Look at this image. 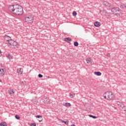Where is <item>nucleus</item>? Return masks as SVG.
Returning <instances> with one entry per match:
<instances>
[{
    "mask_svg": "<svg viewBox=\"0 0 126 126\" xmlns=\"http://www.w3.org/2000/svg\"><path fill=\"white\" fill-rule=\"evenodd\" d=\"M8 10L16 15H22L23 14V8L18 4L10 5L8 6Z\"/></svg>",
    "mask_w": 126,
    "mask_h": 126,
    "instance_id": "f257e3e1",
    "label": "nucleus"
},
{
    "mask_svg": "<svg viewBox=\"0 0 126 126\" xmlns=\"http://www.w3.org/2000/svg\"><path fill=\"white\" fill-rule=\"evenodd\" d=\"M103 97L106 101H113L115 99V94L112 92H106L103 94Z\"/></svg>",
    "mask_w": 126,
    "mask_h": 126,
    "instance_id": "f03ea898",
    "label": "nucleus"
},
{
    "mask_svg": "<svg viewBox=\"0 0 126 126\" xmlns=\"http://www.w3.org/2000/svg\"><path fill=\"white\" fill-rule=\"evenodd\" d=\"M25 22L27 24H32L34 22V17L33 15H30L26 17Z\"/></svg>",
    "mask_w": 126,
    "mask_h": 126,
    "instance_id": "7ed1b4c3",
    "label": "nucleus"
},
{
    "mask_svg": "<svg viewBox=\"0 0 126 126\" xmlns=\"http://www.w3.org/2000/svg\"><path fill=\"white\" fill-rule=\"evenodd\" d=\"M113 14L114 15H117V16H120V9L118 7L113 8L111 10Z\"/></svg>",
    "mask_w": 126,
    "mask_h": 126,
    "instance_id": "20e7f679",
    "label": "nucleus"
},
{
    "mask_svg": "<svg viewBox=\"0 0 126 126\" xmlns=\"http://www.w3.org/2000/svg\"><path fill=\"white\" fill-rule=\"evenodd\" d=\"M7 45L9 47H15L16 46H17V42L12 39H11L7 42Z\"/></svg>",
    "mask_w": 126,
    "mask_h": 126,
    "instance_id": "39448f33",
    "label": "nucleus"
},
{
    "mask_svg": "<svg viewBox=\"0 0 126 126\" xmlns=\"http://www.w3.org/2000/svg\"><path fill=\"white\" fill-rule=\"evenodd\" d=\"M86 61L88 64H92V63H93V59H92V58L89 57L86 59Z\"/></svg>",
    "mask_w": 126,
    "mask_h": 126,
    "instance_id": "423d86ee",
    "label": "nucleus"
},
{
    "mask_svg": "<svg viewBox=\"0 0 126 126\" xmlns=\"http://www.w3.org/2000/svg\"><path fill=\"white\" fill-rule=\"evenodd\" d=\"M17 73L19 75L23 74V68H19L17 69Z\"/></svg>",
    "mask_w": 126,
    "mask_h": 126,
    "instance_id": "0eeeda50",
    "label": "nucleus"
},
{
    "mask_svg": "<svg viewBox=\"0 0 126 126\" xmlns=\"http://www.w3.org/2000/svg\"><path fill=\"white\" fill-rule=\"evenodd\" d=\"M8 93L9 95H13V94L15 93V91H14V90L13 89H9L8 91Z\"/></svg>",
    "mask_w": 126,
    "mask_h": 126,
    "instance_id": "6e6552de",
    "label": "nucleus"
},
{
    "mask_svg": "<svg viewBox=\"0 0 126 126\" xmlns=\"http://www.w3.org/2000/svg\"><path fill=\"white\" fill-rule=\"evenodd\" d=\"M4 39L5 41H6L7 42V43H8V42H9V41H10L11 40V37L7 36V35H6L4 36Z\"/></svg>",
    "mask_w": 126,
    "mask_h": 126,
    "instance_id": "1a4fd4ad",
    "label": "nucleus"
},
{
    "mask_svg": "<svg viewBox=\"0 0 126 126\" xmlns=\"http://www.w3.org/2000/svg\"><path fill=\"white\" fill-rule=\"evenodd\" d=\"M36 118L37 119H39V120H38V121L39 122V123H41V122H43V117L41 115H37L36 116Z\"/></svg>",
    "mask_w": 126,
    "mask_h": 126,
    "instance_id": "9d476101",
    "label": "nucleus"
},
{
    "mask_svg": "<svg viewBox=\"0 0 126 126\" xmlns=\"http://www.w3.org/2000/svg\"><path fill=\"white\" fill-rule=\"evenodd\" d=\"M0 76H3L4 75V70L2 68H0Z\"/></svg>",
    "mask_w": 126,
    "mask_h": 126,
    "instance_id": "9b49d317",
    "label": "nucleus"
},
{
    "mask_svg": "<svg viewBox=\"0 0 126 126\" xmlns=\"http://www.w3.org/2000/svg\"><path fill=\"white\" fill-rule=\"evenodd\" d=\"M95 27H100L101 26V23L99 22H95L94 23Z\"/></svg>",
    "mask_w": 126,
    "mask_h": 126,
    "instance_id": "f8f14e48",
    "label": "nucleus"
},
{
    "mask_svg": "<svg viewBox=\"0 0 126 126\" xmlns=\"http://www.w3.org/2000/svg\"><path fill=\"white\" fill-rule=\"evenodd\" d=\"M94 75H96V76H101L102 75V73L100 71H95L94 72Z\"/></svg>",
    "mask_w": 126,
    "mask_h": 126,
    "instance_id": "ddd939ff",
    "label": "nucleus"
},
{
    "mask_svg": "<svg viewBox=\"0 0 126 126\" xmlns=\"http://www.w3.org/2000/svg\"><path fill=\"white\" fill-rule=\"evenodd\" d=\"M43 102L45 104H48V103H50V99L49 97H46L44 99Z\"/></svg>",
    "mask_w": 126,
    "mask_h": 126,
    "instance_id": "4468645a",
    "label": "nucleus"
},
{
    "mask_svg": "<svg viewBox=\"0 0 126 126\" xmlns=\"http://www.w3.org/2000/svg\"><path fill=\"white\" fill-rule=\"evenodd\" d=\"M64 41L67 42V43H70V42H71V38L69 37H66L64 38Z\"/></svg>",
    "mask_w": 126,
    "mask_h": 126,
    "instance_id": "2eb2a0df",
    "label": "nucleus"
},
{
    "mask_svg": "<svg viewBox=\"0 0 126 126\" xmlns=\"http://www.w3.org/2000/svg\"><path fill=\"white\" fill-rule=\"evenodd\" d=\"M116 104L117 106H119L120 107H121V108L124 107V104L123 103L120 102L119 101H117L116 102Z\"/></svg>",
    "mask_w": 126,
    "mask_h": 126,
    "instance_id": "dca6fc26",
    "label": "nucleus"
},
{
    "mask_svg": "<svg viewBox=\"0 0 126 126\" xmlns=\"http://www.w3.org/2000/svg\"><path fill=\"white\" fill-rule=\"evenodd\" d=\"M104 5H106V6H108V7H110L111 6V4L110 3L105 1L103 2Z\"/></svg>",
    "mask_w": 126,
    "mask_h": 126,
    "instance_id": "f3484780",
    "label": "nucleus"
},
{
    "mask_svg": "<svg viewBox=\"0 0 126 126\" xmlns=\"http://www.w3.org/2000/svg\"><path fill=\"white\" fill-rule=\"evenodd\" d=\"M59 121H60V122H61L62 123H64L65 125H68V123H69L68 120H67V121H64L62 119H59Z\"/></svg>",
    "mask_w": 126,
    "mask_h": 126,
    "instance_id": "a211bd4d",
    "label": "nucleus"
},
{
    "mask_svg": "<svg viewBox=\"0 0 126 126\" xmlns=\"http://www.w3.org/2000/svg\"><path fill=\"white\" fill-rule=\"evenodd\" d=\"M6 58H7L9 60H12V59H13V57L11 54H7L6 55Z\"/></svg>",
    "mask_w": 126,
    "mask_h": 126,
    "instance_id": "6ab92c4d",
    "label": "nucleus"
},
{
    "mask_svg": "<svg viewBox=\"0 0 126 126\" xmlns=\"http://www.w3.org/2000/svg\"><path fill=\"white\" fill-rule=\"evenodd\" d=\"M69 97L72 98H74V97H75V94L72 93H70L69 94Z\"/></svg>",
    "mask_w": 126,
    "mask_h": 126,
    "instance_id": "aec40b11",
    "label": "nucleus"
},
{
    "mask_svg": "<svg viewBox=\"0 0 126 126\" xmlns=\"http://www.w3.org/2000/svg\"><path fill=\"white\" fill-rule=\"evenodd\" d=\"M0 126H7V123L5 122H1L0 123Z\"/></svg>",
    "mask_w": 126,
    "mask_h": 126,
    "instance_id": "412c9836",
    "label": "nucleus"
},
{
    "mask_svg": "<svg viewBox=\"0 0 126 126\" xmlns=\"http://www.w3.org/2000/svg\"><path fill=\"white\" fill-rule=\"evenodd\" d=\"M121 8H122V9H126V5L125 4H122L120 6Z\"/></svg>",
    "mask_w": 126,
    "mask_h": 126,
    "instance_id": "4be33fe9",
    "label": "nucleus"
},
{
    "mask_svg": "<svg viewBox=\"0 0 126 126\" xmlns=\"http://www.w3.org/2000/svg\"><path fill=\"white\" fill-rule=\"evenodd\" d=\"M64 106H65V107H70L71 104L70 103H65Z\"/></svg>",
    "mask_w": 126,
    "mask_h": 126,
    "instance_id": "5701e85b",
    "label": "nucleus"
},
{
    "mask_svg": "<svg viewBox=\"0 0 126 126\" xmlns=\"http://www.w3.org/2000/svg\"><path fill=\"white\" fill-rule=\"evenodd\" d=\"M89 117H90V118H93V119H97V116H94L92 115H89Z\"/></svg>",
    "mask_w": 126,
    "mask_h": 126,
    "instance_id": "b1692460",
    "label": "nucleus"
},
{
    "mask_svg": "<svg viewBox=\"0 0 126 126\" xmlns=\"http://www.w3.org/2000/svg\"><path fill=\"white\" fill-rule=\"evenodd\" d=\"M72 15L73 16H76V15H77V13L76 12V11H73L72 12Z\"/></svg>",
    "mask_w": 126,
    "mask_h": 126,
    "instance_id": "393cba45",
    "label": "nucleus"
},
{
    "mask_svg": "<svg viewBox=\"0 0 126 126\" xmlns=\"http://www.w3.org/2000/svg\"><path fill=\"white\" fill-rule=\"evenodd\" d=\"M15 118L17 119V120H20V117L19 115H15Z\"/></svg>",
    "mask_w": 126,
    "mask_h": 126,
    "instance_id": "a878e982",
    "label": "nucleus"
},
{
    "mask_svg": "<svg viewBox=\"0 0 126 126\" xmlns=\"http://www.w3.org/2000/svg\"><path fill=\"white\" fill-rule=\"evenodd\" d=\"M74 45L75 46V47H77L78 46V42H75L74 43Z\"/></svg>",
    "mask_w": 126,
    "mask_h": 126,
    "instance_id": "bb28decb",
    "label": "nucleus"
},
{
    "mask_svg": "<svg viewBox=\"0 0 126 126\" xmlns=\"http://www.w3.org/2000/svg\"><path fill=\"white\" fill-rule=\"evenodd\" d=\"M121 108H122L123 110H124L125 112H126V106H125V104H124V107Z\"/></svg>",
    "mask_w": 126,
    "mask_h": 126,
    "instance_id": "cd10ccee",
    "label": "nucleus"
},
{
    "mask_svg": "<svg viewBox=\"0 0 126 126\" xmlns=\"http://www.w3.org/2000/svg\"><path fill=\"white\" fill-rule=\"evenodd\" d=\"M30 126H36V124L35 123H32V124H31Z\"/></svg>",
    "mask_w": 126,
    "mask_h": 126,
    "instance_id": "c85d7f7f",
    "label": "nucleus"
},
{
    "mask_svg": "<svg viewBox=\"0 0 126 126\" xmlns=\"http://www.w3.org/2000/svg\"><path fill=\"white\" fill-rule=\"evenodd\" d=\"M38 77H39V78H42V77H43V76L42 74H38Z\"/></svg>",
    "mask_w": 126,
    "mask_h": 126,
    "instance_id": "c756f323",
    "label": "nucleus"
},
{
    "mask_svg": "<svg viewBox=\"0 0 126 126\" xmlns=\"http://www.w3.org/2000/svg\"><path fill=\"white\" fill-rule=\"evenodd\" d=\"M107 57H108V58H110V57H111V55L110 54V53H108L106 54Z\"/></svg>",
    "mask_w": 126,
    "mask_h": 126,
    "instance_id": "7c9ffc66",
    "label": "nucleus"
},
{
    "mask_svg": "<svg viewBox=\"0 0 126 126\" xmlns=\"http://www.w3.org/2000/svg\"><path fill=\"white\" fill-rule=\"evenodd\" d=\"M2 54H1V51L0 50V57H1Z\"/></svg>",
    "mask_w": 126,
    "mask_h": 126,
    "instance_id": "2f4dec72",
    "label": "nucleus"
},
{
    "mask_svg": "<svg viewBox=\"0 0 126 126\" xmlns=\"http://www.w3.org/2000/svg\"><path fill=\"white\" fill-rule=\"evenodd\" d=\"M71 126H76L73 124V125H71Z\"/></svg>",
    "mask_w": 126,
    "mask_h": 126,
    "instance_id": "473e14b6",
    "label": "nucleus"
},
{
    "mask_svg": "<svg viewBox=\"0 0 126 126\" xmlns=\"http://www.w3.org/2000/svg\"><path fill=\"white\" fill-rule=\"evenodd\" d=\"M0 82H2V81L0 79Z\"/></svg>",
    "mask_w": 126,
    "mask_h": 126,
    "instance_id": "72a5a7b5",
    "label": "nucleus"
},
{
    "mask_svg": "<svg viewBox=\"0 0 126 126\" xmlns=\"http://www.w3.org/2000/svg\"><path fill=\"white\" fill-rule=\"evenodd\" d=\"M0 67H2V66H1L0 65Z\"/></svg>",
    "mask_w": 126,
    "mask_h": 126,
    "instance_id": "f704fd0d",
    "label": "nucleus"
},
{
    "mask_svg": "<svg viewBox=\"0 0 126 126\" xmlns=\"http://www.w3.org/2000/svg\"><path fill=\"white\" fill-rule=\"evenodd\" d=\"M50 78V77L49 76H48V78Z\"/></svg>",
    "mask_w": 126,
    "mask_h": 126,
    "instance_id": "c9c22d12",
    "label": "nucleus"
}]
</instances>
